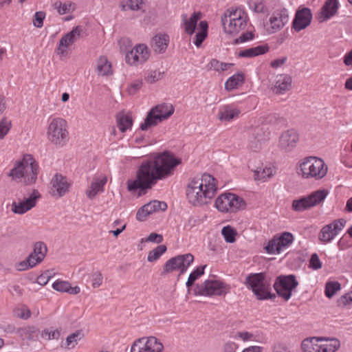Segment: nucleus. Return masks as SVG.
I'll list each match as a JSON object with an SVG mask.
<instances>
[{"label": "nucleus", "instance_id": "nucleus-17", "mask_svg": "<svg viewBox=\"0 0 352 352\" xmlns=\"http://www.w3.org/2000/svg\"><path fill=\"white\" fill-rule=\"evenodd\" d=\"M151 51L146 44L140 43L135 45L125 55L126 63L137 67L145 63L150 58Z\"/></svg>", "mask_w": 352, "mask_h": 352}, {"label": "nucleus", "instance_id": "nucleus-24", "mask_svg": "<svg viewBox=\"0 0 352 352\" xmlns=\"http://www.w3.org/2000/svg\"><path fill=\"white\" fill-rule=\"evenodd\" d=\"M167 208V204L164 201L154 200L142 206L136 213V219L139 221H144L152 214L164 211Z\"/></svg>", "mask_w": 352, "mask_h": 352}, {"label": "nucleus", "instance_id": "nucleus-50", "mask_svg": "<svg viewBox=\"0 0 352 352\" xmlns=\"http://www.w3.org/2000/svg\"><path fill=\"white\" fill-rule=\"evenodd\" d=\"M60 336V329L52 327L44 329L41 333V337L44 340H58Z\"/></svg>", "mask_w": 352, "mask_h": 352}, {"label": "nucleus", "instance_id": "nucleus-3", "mask_svg": "<svg viewBox=\"0 0 352 352\" xmlns=\"http://www.w3.org/2000/svg\"><path fill=\"white\" fill-rule=\"evenodd\" d=\"M46 138L53 146L62 148L69 140V131L67 121L58 116L51 115L47 120Z\"/></svg>", "mask_w": 352, "mask_h": 352}, {"label": "nucleus", "instance_id": "nucleus-10", "mask_svg": "<svg viewBox=\"0 0 352 352\" xmlns=\"http://www.w3.org/2000/svg\"><path fill=\"white\" fill-rule=\"evenodd\" d=\"M175 109L171 104L162 103L153 107L148 113L144 121L140 124L142 131L157 126L163 120L168 119L174 113Z\"/></svg>", "mask_w": 352, "mask_h": 352}, {"label": "nucleus", "instance_id": "nucleus-55", "mask_svg": "<svg viewBox=\"0 0 352 352\" xmlns=\"http://www.w3.org/2000/svg\"><path fill=\"white\" fill-rule=\"evenodd\" d=\"M234 339H240L243 342L254 341L255 336L248 331H238L232 336Z\"/></svg>", "mask_w": 352, "mask_h": 352}, {"label": "nucleus", "instance_id": "nucleus-34", "mask_svg": "<svg viewBox=\"0 0 352 352\" xmlns=\"http://www.w3.org/2000/svg\"><path fill=\"white\" fill-rule=\"evenodd\" d=\"M52 288L61 293H67L72 295L78 294L80 292V287L78 286L72 287L67 280L57 279L52 285Z\"/></svg>", "mask_w": 352, "mask_h": 352}, {"label": "nucleus", "instance_id": "nucleus-40", "mask_svg": "<svg viewBox=\"0 0 352 352\" xmlns=\"http://www.w3.org/2000/svg\"><path fill=\"white\" fill-rule=\"evenodd\" d=\"M221 233L226 243H234L236 242L238 232L236 229L232 226L228 225L223 227Z\"/></svg>", "mask_w": 352, "mask_h": 352}, {"label": "nucleus", "instance_id": "nucleus-54", "mask_svg": "<svg viewBox=\"0 0 352 352\" xmlns=\"http://www.w3.org/2000/svg\"><path fill=\"white\" fill-rule=\"evenodd\" d=\"M16 315L22 319L27 320L31 316V311L25 305L19 306L15 311Z\"/></svg>", "mask_w": 352, "mask_h": 352}, {"label": "nucleus", "instance_id": "nucleus-49", "mask_svg": "<svg viewBox=\"0 0 352 352\" xmlns=\"http://www.w3.org/2000/svg\"><path fill=\"white\" fill-rule=\"evenodd\" d=\"M205 267V265L199 266L190 274L188 280L186 283L187 287L189 288L190 287H191L194 284L195 281L204 274Z\"/></svg>", "mask_w": 352, "mask_h": 352}, {"label": "nucleus", "instance_id": "nucleus-8", "mask_svg": "<svg viewBox=\"0 0 352 352\" xmlns=\"http://www.w3.org/2000/svg\"><path fill=\"white\" fill-rule=\"evenodd\" d=\"M245 199L239 195L224 192L220 194L214 203V207L222 214H234L246 208Z\"/></svg>", "mask_w": 352, "mask_h": 352}, {"label": "nucleus", "instance_id": "nucleus-4", "mask_svg": "<svg viewBox=\"0 0 352 352\" xmlns=\"http://www.w3.org/2000/svg\"><path fill=\"white\" fill-rule=\"evenodd\" d=\"M38 174V163L32 155L25 154L14 162L8 175L14 179H21L24 183L31 184L36 182Z\"/></svg>", "mask_w": 352, "mask_h": 352}, {"label": "nucleus", "instance_id": "nucleus-35", "mask_svg": "<svg viewBox=\"0 0 352 352\" xmlns=\"http://www.w3.org/2000/svg\"><path fill=\"white\" fill-rule=\"evenodd\" d=\"M95 68L99 76H108L113 73L111 63L106 56H100L98 58Z\"/></svg>", "mask_w": 352, "mask_h": 352}, {"label": "nucleus", "instance_id": "nucleus-16", "mask_svg": "<svg viewBox=\"0 0 352 352\" xmlns=\"http://www.w3.org/2000/svg\"><path fill=\"white\" fill-rule=\"evenodd\" d=\"M194 256L191 254L178 255L168 259L164 265V273L169 274L178 272L179 274H184L189 266L193 263Z\"/></svg>", "mask_w": 352, "mask_h": 352}, {"label": "nucleus", "instance_id": "nucleus-60", "mask_svg": "<svg viewBox=\"0 0 352 352\" xmlns=\"http://www.w3.org/2000/svg\"><path fill=\"white\" fill-rule=\"evenodd\" d=\"M45 19V13L43 12H37L34 14L33 23L34 26L41 28L43 24V19Z\"/></svg>", "mask_w": 352, "mask_h": 352}, {"label": "nucleus", "instance_id": "nucleus-27", "mask_svg": "<svg viewBox=\"0 0 352 352\" xmlns=\"http://www.w3.org/2000/svg\"><path fill=\"white\" fill-rule=\"evenodd\" d=\"M292 88V78L285 74H278L276 76L272 89L277 95L285 94Z\"/></svg>", "mask_w": 352, "mask_h": 352}, {"label": "nucleus", "instance_id": "nucleus-57", "mask_svg": "<svg viewBox=\"0 0 352 352\" xmlns=\"http://www.w3.org/2000/svg\"><path fill=\"white\" fill-rule=\"evenodd\" d=\"M36 265L31 261L28 257L22 261L15 264V268L17 271H25L35 267Z\"/></svg>", "mask_w": 352, "mask_h": 352}, {"label": "nucleus", "instance_id": "nucleus-61", "mask_svg": "<svg viewBox=\"0 0 352 352\" xmlns=\"http://www.w3.org/2000/svg\"><path fill=\"white\" fill-rule=\"evenodd\" d=\"M238 345L232 341H228L223 345V352H236Z\"/></svg>", "mask_w": 352, "mask_h": 352}, {"label": "nucleus", "instance_id": "nucleus-47", "mask_svg": "<svg viewBox=\"0 0 352 352\" xmlns=\"http://www.w3.org/2000/svg\"><path fill=\"white\" fill-rule=\"evenodd\" d=\"M250 8L257 13H265L268 9L264 0H250Z\"/></svg>", "mask_w": 352, "mask_h": 352}, {"label": "nucleus", "instance_id": "nucleus-31", "mask_svg": "<svg viewBox=\"0 0 352 352\" xmlns=\"http://www.w3.org/2000/svg\"><path fill=\"white\" fill-rule=\"evenodd\" d=\"M47 252L46 245L43 242H36L33 247V251L28 256L31 261L36 266L45 258Z\"/></svg>", "mask_w": 352, "mask_h": 352}, {"label": "nucleus", "instance_id": "nucleus-23", "mask_svg": "<svg viewBox=\"0 0 352 352\" xmlns=\"http://www.w3.org/2000/svg\"><path fill=\"white\" fill-rule=\"evenodd\" d=\"M81 32V28L76 26L61 37L56 48V52L60 57L67 56L69 47L76 41Z\"/></svg>", "mask_w": 352, "mask_h": 352}, {"label": "nucleus", "instance_id": "nucleus-64", "mask_svg": "<svg viewBox=\"0 0 352 352\" xmlns=\"http://www.w3.org/2000/svg\"><path fill=\"white\" fill-rule=\"evenodd\" d=\"M338 248L340 250H346L350 245L349 243L348 239L344 237V236H342L340 240L338 241Z\"/></svg>", "mask_w": 352, "mask_h": 352}, {"label": "nucleus", "instance_id": "nucleus-19", "mask_svg": "<svg viewBox=\"0 0 352 352\" xmlns=\"http://www.w3.org/2000/svg\"><path fill=\"white\" fill-rule=\"evenodd\" d=\"M298 283L296 281L294 275L279 276L274 285V287L278 296L283 298L285 300H288L292 294V291L298 286Z\"/></svg>", "mask_w": 352, "mask_h": 352}, {"label": "nucleus", "instance_id": "nucleus-63", "mask_svg": "<svg viewBox=\"0 0 352 352\" xmlns=\"http://www.w3.org/2000/svg\"><path fill=\"white\" fill-rule=\"evenodd\" d=\"M142 241L160 243L163 241V236L161 234L153 232L149 234L147 239L145 240L142 239Z\"/></svg>", "mask_w": 352, "mask_h": 352}, {"label": "nucleus", "instance_id": "nucleus-21", "mask_svg": "<svg viewBox=\"0 0 352 352\" xmlns=\"http://www.w3.org/2000/svg\"><path fill=\"white\" fill-rule=\"evenodd\" d=\"M346 223L344 219H339L323 226L318 234L319 240L324 244L330 243L343 230Z\"/></svg>", "mask_w": 352, "mask_h": 352}, {"label": "nucleus", "instance_id": "nucleus-56", "mask_svg": "<svg viewBox=\"0 0 352 352\" xmlns=\"http://www.w3.org/2000/svg\"><path fill=\"white\" fill-rule=\"evenodd\" d=\"M91 285L94 288L100 287L103 282V276L99 271L94 272L91 276Z\"/></svg>", "mask_w": 352, "mask_h": 352}, {"label": "nucleus", "instance_id": "nucleus-58", "mask_svg": "<svg viewBox=\"0 0 352 352\" xmlns=\"http://www.w3.org/2000/svg\"><path fill=\"white\" fill-rule=\"evenodd\" d=\"M54 273L52 271L47 270L37 278V283L41 285H45L54 276Z\"/></svg>", "mask_w": 352, "mask_h": 352}, {"label": "nucleus", "instance_id": "nucleus-15", "mask_svg": "<svg viewBox=\"0 0 352 352\" xmlns=\"http://www.w3.org/2000/svg\"><path fill=\"white\" fill-rule=\"evenodd\" d=\"M294 241V236L289 232L277 234L270 239L264 249L270 254H279L289 248Z\"/></svg>", "mask_w": 352, "mask_h": 352}, {"label": "nucleus", "instance_id": "nucleus-28", "mask_svg": "<svg viewBox=\"0 0 352 352\" xmlns=\"http://www.w3.org/2000/svg\"><path fill=\"white\" fill-rule=\"evenodd\" d=\"M107 182V177L106 175L101 174L95 176L88 189L86 190L87 197L91 199L94 198L98 193L103 192L104 185Z\"/></svg>", "mask_w": 352, "mask_h": 352}, {"label": "nucleus", "instance_id": "nucleus-20", "mask_svg": "<svg viewBox=\"0 0 352 352\" xmlns=\"http://www.w3.org/2000/svg\"><path fill=\"white\" fill-rule=\"evenodd\" d=\"M289 15L285 9L278 10L272 13L264 23L266 32L269 34L280 31L288 22Z\"/></svg>", "mask_w": 352, "mask_h": 352}, {"label": "nucleus", "instance_id": "nucleus-46", "mask_svg": "<svg viewBox=\"0 0 352 352\" xmlns=\"http://www.w3.org/2000/svg\"><path fill=\"white\" fill-rule=\"evenodd\" d=\"M19 335L23 340H31L37 336V330L32 326L25 327L19 330Z\"/></svg>", "mask_w": 352, "mask_h": 352}, {"label": "nucleus", "instance_id": "nucleus-29", "mask_svg": "<svg viewBox=\"0 0 352 352\" xmlns=\"http://www.w3.org/2000/svg\"><path fill=\"white\" fill-rule=\"evenodd\" d=\"M241 110L233 104L221 107L218 113V118L221 122H230L239 117Z\"/></svg>", "mask_w": 352, "mask_h": 352}, {"label": "nucleus", "instance_id": "nucleus-14", "mask_svg": "<svg viewBox=\"0 0 352 352\" xmlns=\"http://www.w3.org/2000/svg\"><path fill=\"white\" fill-rule=\"evenodd\" d=\"M329 194L326 189H319L311 192L309 195L294 199L292 208L296 212H302L322 203Z\"/></svg>", "mask_w": 352, "mask_h": 352}, {"label": "nucleus", "instance_id": "nucleus-48", "mask_svg": "<svg viewBox=\"0 0 352 352\" xmlns=\"http://www.w3.org/2000/svg\"><path fill=\"white\" fill-rule=\"evenodd\" d=\"M166 251V247L164 245L157 246L155 249L151 250L147 256L148 262H153L160 258V257Z\"/></svg>", "mask_w": 352, "mask_h": 352}, {"label": "nucleus", "instance_id": "nucleus-12", "mask_svg": "<svg viewBox=\"0 0 352 352\" xmlns=\"http://www.w3.org/2000/svg\"><path fill=\"white\" fill-rule=\"evenodd\" d=\"M229 285L217 279H208L200 285H197L195 289L196 296L211 297L213 296H225L230 292Z\"/></svg>", "mask_w": 352, "mask_h": 352}, {"label": "nucleus", "instance_id": "nucleus-11", "mask_svg": "<svg viewBox=\"0 0 352 352\" xmlns=\"http://www.w3.org/2000/svg\"><path fill=\"white\" fill-rule=\"evenodd\" d=\"M245 284L250 287L258 300L270 299L275 297L271 293V284L265 278L264 274L258 273L249 275Z\"/></svg>", "mask_w": 352, "mask_h": 352}, {"label": "nucleus", "instance_id": "nucleus-5", "mask_svg": "<svg viewBox=\"0 0 352 352\" xmlns=\"http://www.w3.org/2000/svg\"><path fill=\"white\" fill-rule=\"evenodd\" d=\"M296 172L302 179L320 180L327 175L328 166L322 158L309 156L298 162Z\"/></svg>", "mask_w": 352, "mask_h": 352}, {"label": "nucleus", "instance_id": "nucleus-32", "mask_svg": "<svg viewBox=\"0 0 352 352\" xmlns=\"http://www.w3.org/2000/svg\"><path fill=\"white\" fill-rule=\"evenodd\" d=\"M270 47L267 44L259 45L252 47L241 50L238 52L237 56L240 58H254L268 52Z\"/></svg>", "mask_w": 352, "mask_h": 352}, {"label": "nucleus", "instance_id": "nucleus-33", "mask_svg": "<svg viewBox=\"0 0 352 352\" xmlns=\"http://www.w3.org/2000/svg\"><path fill=\"white\" fill-rule=\"evenodd\" d=\"M338 0H327L321 8L320 19L327 21L333 16L338 9Z\"/></svg>", "mask_w": 352, "mask_h": 352}, {"label": "nucleus", "instance_id": "nucleus-6", "mask_svg": "<svg viewBox=\"0 0 352 352\" xmlns=\"http://www.w3.org/2000/svg\"><path fill=\"white\" fill-rule=\"evenodd\" d=\"M202 14L199 12H195L190 16L183 14L182 16L181 27L188 35H192L195 30L197 32L193 41L197 47H199L208 36V24L206 21H201Z\"/></svg>", "mask_w": 352, "mask_h": 352}, {"label": "nucleus", "instance_id": "nucleus-9", "mask_svg": "<svg viewBox=\"0 0 352 352\" xmlns=\"http://www.w3.org/2000/svg\"><path fill=\"white\" fill-rule=\"evenodd\" d=\"M340 347L338 339L328 337H310L300 345L302 352H336Z\"/></svg>", "mask_w": 352, "mask_h": 352}, {"label": "nucleus", "instance_id": "nucleus-26", "mask_svg": "<svg viewBox=\"0 0 352 352\" xmlns=\"http://www.w3.org/2000/svg\"><path fill=\"white\" fill-rule=\"evenodd\" d=\"M299 140V135L294 129H289L281 133L279 141V148L285 151H291L294 149Z\"/></svg>", "mask_w": 352, "mask_h": 352}, {"label": "nucleus", "instance_id": "nucleus-1", "mask_svg": "<svg viewBox=\"0 0 352 352\" xmlns=\"http://www.w3.org/2000/svg\"><path fill=\"white\" fill-rule=\"evenodd\" d=\"M181 162L180 158L169 151L151 154L142 162L136 178L127 182L129 190L151 188L158 180L172 175Z\"/></svg>", "mask_w": 352, "mask_h": 352}, {"label": "nucleus", "instance_id": "nucleus-37", "mask_svg": "<svg viewBox=\"0 0 352 352\" xmlns=\"http://www.w3.org/2000/svg\"><path fill=\"white\" fill-rule=\"evenodd\" d=\"M119 7L122 11H144V0H122Z\"/></svg>", "mask_w": 352, "mask_h": 352}, {"label": "nucleus", "instance_id": "nucleus-18", "mask_svg": "<svg viewBox=\"0 0 352 352\" xmlns=\"http://www.w3.org/2000/svg\"><path fill=\"white\" fill-rule=\"evenodd\" d=\"M40 198L41 195L38 191L34 190L29 196L13 201L10 210L14 214H23L35 207Z\"/></svg>", "mask_w": 352, "mask_h": 352}, {"label": "nucleus", "instance_id": "nucleus-39", "mask_svg": "<svg viewBox=\"0 0 352 352\" xmlns=\"http://www.w3.org/2000/svg\"><path fill=\"white\" fill-rule=\"evenodd\" d=\"M132 125L133 119L130 115L120 113L117 116L116 126L122 133H124L127 130H131Z\"/></svg>", "mask_w": 352, "mask_h": 352}, {"label": "nucleus", "instance_id": "nucleus-36", "mask_svg": "<svg viewBox=\"0 0 352 352\" xmlns=\"http://www.w3.org/2000/svg\"><path fill=\"white\" fill-rule=\"evenodd\" d=\"M245 79L244 73L240 72L229 77L225 82V89L228 91L236 89L241 87Z\"/></svg>", "mask_w": 352, "mask_h": 352}, {"label": "nucleus", "instance_id": "nucleus-30", "mask_svg": "<svg viewBox=\"0 0 352 352\" xmlns=\"http://www.w3.org/2000/svg\"><path fill=\"white\" fill-rule=\"evenodd\" d=\"M170 38L168 34L158 33L152 38L151 46L155 53L162 54L166 50Z\"/></svg>", "mask_w": 352, "mask_h": 352}, {"label": "nucleus", "instance_id": "nucleus-38", "mask_svg": "<svg viewBox=\"0 0 352 352\" xmlns=\"http://www.w3.org/2000/svg\"><path fill=\"white\" fill-rule=\"evenodd\" d=\"M276 173V168L271 165H266L254 171V177L256 180L265 182Z\"/></svg>", "mask_w": 352, "mask_h": 352}, {"label": "nucleus", "instance_id": "nucleus-13", "mask_svg": "<svg viewBox=\"0 0 352 352\" xmlns=\"http://www.w3.org/2000/svg\"><path fill=\"white\" fill-rule=\"evenodd\" d=\"M162 341L154 336L135 339L131 344L130 352H164Z\"/></svg>", "mask_w": 352, "mask_h": 352}, {"label": "nucleus", "instance_id": "nucleus-41", "mask_svg": "<svg viewBox=\"0 0 352 352\" xmlns=\"http://www.w3.org/2000/svg\"><path fill=\"white\" fill-rule=\"evenodd\" d=\"M54 7L60 15L72 13L76 10V4L72 2L58 1L54 3Z\"/></svg>", "mask_w": 352, "mask_h": 352}, {"label": "nucleus", "instance_id": "nucleus-62", "mask_svg": "<svg viewBox=\"0 0 352 352\" xmlns=\"http://www.w3.org/2000/svg\"><path fill=\"white\" fill-rule=\"evenodd\" d=\"M342 163L347 168H352V152L342 155L341 157Z\"/></svg>", "mask_w": 352, "mask_h": 352}, {"label": "nucleus", "instance_id": "nucleus-25", "mask_svg": "<svg viewBox=\"0 0 352 352\" xmlns=\"http://www.w3.org/2000/svg\"><path fill=\"white\" fill-rule=\"evenodd\" d=\"M312 20V13L309 8L299 7L292 22V28L300 32L308 27Z\"/></svg>", "mask_w": 352, "mask_h": 352}, {"label": "nucleus", "instance_id": "nucleus-51", "mask_svg": "<svg viewBox=\"0 0 352 352\" xmlns=\"http://www.w3.org/2000/svg\"><path fill=\"white\" fill-rule=\"evenodd\" d=\"M142 78L133 80L128 85L126 91L130 95H134L140 90L142 87Z\"/></svg>", "mask_w": 352, "mask_h": 352}, {"label": "nucleus", "instance_id": "nucleus-22", "mask_svg": "<svg viewBox=\"0 0 352 352\" xmlns=\"http://www.w3.org/2000/svg\"><path fill=\"white\" fill-rule=\"evenodd\" d=\"M72 183L60 173H56L50 181V195L55 198H60L66 195L71 187Z\"/></svg>", "mask_w": 352, "mask_h": 352}, {"label": "nucleus", "instance_id": "nucleus-42", "mask_svg": "<svg viewBox=\"0 0 352 352\" xmlns=\"http://www.w3.org/2000/svg\"><path fill=\"white\" fill-rule=\"evenodd\" d=\"M234 65L233 63L221 62L217 59H212L208 64L209 69L221 73L230 69Z\"/></svg>", "mask_w": 352, "mask_h": 352}, {"label": "nucleus", "instance_id": "nucleus-7", "mask_svg": "<svg viewBox=\"0 0 352 352\" xmlns=\"http://www.w3.org/2000/svg\"><path fill=\"white\" fill-rule=\"evenodd\" d=\"M248 20V14L243 8H230L221 16L223 31L228 34L235 35L245 28Z\"/></svg>", "mask_w": 352, "mask_h": 352}, {"label": "nucleus", "instance_id": "nucleus-52", "mask_svg": "<svg viewBox=\"0 0 352 352\" xmlns=\"http://www.w3.org/2000/svg\"><path fill=\"white\" fill-rule=\"evenodd\" d=\"M12 126L11 121L3 118L0 121V140L3 139L9 132Z\"/></svg>", "mask_w": 352, "mask_h": 352}, {"label": "nucleus", "instance_id": "nucleus-44", "mask_svg": "<svg viewBox=\"0 0 352 352\" xmlns=\"http://www.w3.org/2000/svg\"><path fill=\"white\" fill-rule=\"evenodd\" d=\"M163 76L164 72L159 69H150L145 73L144 80L148 84H153L161 80Z\"/></svg>", "mask_w": 352, "mask_h": 352}, {"label": "nucleus", "instance_id": "nucleus-59", "mask_svg": "<svg viewBox=\"0 0 352 352\" xmlns=\"http://www.w3.org/2000/svg\"><path fill=\"white\" fill-rule=\"evenodd\" d=\"M322 262L320 261L317 254H313L309 260V267L317 270L322 267Z\"/></svg>", "mask_w": 352, "mask_h": 352}, {"label": "nucleus", "instance_id": "nucleus-43", "mask_svg": "<svg viewBox=\"0 0 352 352\" xmlns=\"http://www.w3.org/2000/svg\"><path fill=\"white\" fill-rule=\"evenodd\" d=\"M83 337L84 333L82 330H77L69 334L65 340L66 348L69 349H74Z\"/></svg>", "mask_w": 352, "mask_h": 352}, {"label": "nucleus", "instance_id": "nucleus-53", "mask_svg": "<svg viewBox=\"0 0 352 352\" xmlns=\"http://www.w3.org/2000/svg\"><path fill=\"white\" fill-rule=\"evenodd\" d=\"M338 305L340 307H352V290L340 296Z\"/></svg>", "mask_w": 352, "mask_h": 352}, {"label": "nucleus", "instance_id": "nucleus-2", "mask_svg": "<svg viewBox=\"0 0 352 352\" xmlns=\"http://www.w3.org/2000/svg\"><path fill=\"white\" fill-rule=\"evenodd\" d=\"M219 189L217 179L209 173H201L189 179L186 186V197L193 206H204L215 197Z\"/></svg>", "mask_w": 352, "mask_h": 352}, {"label": "nucleus", "instance_id": "nucleus-45", "mask_svg": "<svg viewBox=\"0 0 352 352\" xmlns=\"http://www.w3.org/2000/svg\"><path fill=\"white\" fill-rule=\"evenodd\" d=\"M341 289V285L338 281H328L325 285L324 294L331 298Z\"/></svg>", "mask_w": 352, "mask_h": 352}]
</instances>
